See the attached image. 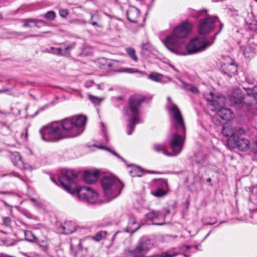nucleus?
I'll return each mask as SVG.
<instances>
[{
  "instance_id": "19",
  "label": "nucleus",
  "mask_w": 257,
  "mask_h": 257,
  "mask_svg": "<svg viewBox=\"0 0 257 257\" xmlns=\"http://www.w3.org/2000/svg\"><path fill=\"white\" fill-rule=\"evenodd\" d=\"M59 230L64 234H69L76 230V225L74 222L67 221L59 227Z\"/></svg>"
},
{
  "instance_id": "39",
  "label": "nucleus",
  "mask_w": 257,
  "mask_h": 257,
  "mask_svg": "<svg viewBox=\"0 0 257 257\" xmlns=\"http://www.w3.org/2000/svg\"><path fill=\"white\" fill-rule=\"evenodd\" d=\"M96 147L98 148L101 149H105V150H107V151L110 152L111 154H112L114 155H115L118 158H119L121 160L124 161V160L118 154H117L115 152L111 150L109 148L105 147H104L103 146H101V145H100V146H96Z\"/></svg>"
},
{
  "instance_id": "10",
  "label": "nucleus",
  "mask_w": 257,
  "mask_h": 257,
  "mask_svg": "<svg viewBox=\"0 0 257 257\" xmlns=\"http://www.w3.org/2000/svg\"><path fill=\"white\" fill-rule=\"evenodd\" d=\"M217 25H219L220 29L219 31L216 33L212 38V40L214 41L216 36L221 32L223 26L217 17H209L201 20L198 32L200 34H206L213 30Z\"/></svg>"
},
{
  "instance_id": "14",
  "label": "nucleus",
  "mask_w": 257,
  "mask_h": 257,
  "mask_svg": "<svg viewBox=\"0 0 257 257\" xmlns=\"http://www.w3.org/2000/svg\"><path fill=\"white\" fill-rule=\"evenodd\" d=\"M244 94L240 88H236L233 90L229 97L230 103L236 109L241 108L244 104Z\"/></svg>"
},
{
  "instance_id": "59",
  "label": "nucleus",
  "mask_w": 257,
  "mask_h": 257,
  "mask_svg": "<svg viewBox=\"0 0 257 257\" xmlns=\"http://www.w3.org/2000/svg\"><path fill=\"white\" fill-rule=\"evenodd\" d=\"M78 246V247H79V248L80 249H81L82 248V246L81 240H79V243Z\"/></svg>"
},
{
  "instance_id": "36",
  "label": "nucleus",
  "mask_w": 257,
  "mask_h": 257,
  "mask_svg": "<svg viewBox=\"0 0 257 257\" xmlns=\"http://www.w3.org/2000/svg\"><path fill=\"white\" fill-rule=\"evenodd\" d=\"M51 50H52V53L53 54H56L57 55L65 56L68 55V53L67 52H62V49L61 48L52 47Z\"/></svg>"
},
{
  "instance_id": "4",
  "label": "nucleus",
  "mask_w": 257,
  "mask_h": 257,
  "mask_svg": "<svg viewBox=\"0 0 257 257\" xmlns=\"http://www.w3.org/2000/svg\"><path fill=\"white\" fill-rule=\"evenodd\" d=\"M87 118L84 115L74 116L64 119L60 122L62 130L67 134V138L80 135L84 131Z\"/></svg>"
},
{
  "instance_id": "27",
  "label": "nucleus",
  "mask_w": 257,
  "mask_h": 257,
  "mask_svg": "<svg viewBox=\"0 0 257 257\" xmlns=\"http://www.w3.org/2000/svg\"><path fill=\"white\" fill-rule=\"evenodd\" d=\"M44 25H45V22L42 21H35L27 19L25 21L23 26L24 27L34 28L35 27H37L38 28H40Z\"/></svg>"
},
{
  "instance_id": "9",
  "label": "nucleus",
  "mask_w": 257,
  "mask_h": 257,
  "mask_svg": "<svg viewBox=\"0 0 257 257\" xmlns=\"http://www.w3.org/2000/svg\"><path fill=\"white\" fill-rule=\"evenodd\" d=\"M213 43L214 40L210 42L206 37H195L188 42V49L190 54H195L205 50Z\"/></svg>"
},
{
  "instance_id": "50",
  "label": "nucleus",
  "mask_w": 257,
  "mask_h": 257,
  "mask_svg": "<svg viewBox=\"0 0 257 257\" xmlns=\"http://www.w3.org/2000/svg\"><path fill=\"white\" fill-rule=\"evenodd\" d=\"M253 97L257 100V87H254L252 91Z\"/></svg>"
},
{
  "instance_id": "62",
  "label": "nucleus",
  "mask_w": 257,
  "mask_h": 257,
  "mask_svg": "<svg viewBox=\"0 0 257 257\" xmlns=\"http://www.w3.org/2000/svg\"><path fill=\"white\" fill-rule=\"evenodd\" d=\"M186 249H189L191 247V246L190 245H186L185 246Z\"/></svg>"
},
{
  "instance_id": "40",
  "label": "nucleus",
  "mask_w": 257,
  "mask_h": 257,
  "mask_svg": "<svg viewBox=\"0 0 257 257\" xmlns=\"http://www.w3.org/2000/svg\"><path fill=\"white\" fill-rule=\"evenodd\" d=\"M167 192L163 189L159 188L157 189L153 194L157 197H160L165 196Z\"/></svg>"
},
{
  "instance_id": "17",
  "label": "nucleus",
  "mask_w": 257,
  "mask_h": 257,
  "mask_svg": "<svg viewBox=\"0 0 257 257\" xmlns=\"http://www.w3.org/2000/svg\"><path fill=\"white\" fill-rule=\"evenodd\" d=\"M241 136L238 134L234 141L228 145L229 148H233L236 147L241 151H245L250 148V142L247 139L241 138Z\"/></svg>"
},
{
  "instance_id": "12",
  "label": "nucleus",
  "mask_w": 257,
  "mask_h": 257,
  "mask_svg": "<svg viewBox=\"0 0 257 257\" xmlns=\"http://www.w3.org/2000/svg\"><path fill=\"white\" fill-rule=\"evenodd\" d=\"M220 63L221 71L229 77H231L237 72V66L230 57L222 56Z\"/></svg>"
},
{
  "instance_id": "41",
  "label": "nucleus",
  "mask_w": 257,
  "mask_h": 257,
  "mask_svg": "<svg viewBox=\"0 0 257 257\" xmlns=\"http://www.w3.org/2000/svg\"><path fill=\"white\" fill-rule=\"evenodd\" d=\"M133 171L136 173V174H135L136 176L141 177L143 174V170L140 167H135L133 169ZM134 176H135V175Z\"/></svg>"
},
{
  "instance_id": "2",
  "label": "nucleus",
  "mask_w": 257,
  "mask_h": 257,
  "mask_svg": "<svg viewBox=\"0 0 257 257\" xmlns=\"http://www.w3.org/2000/svg\"><path fill=\"white\" fill-rule=\"evenodd\" d=\"M203 95L208 101L209 108L212 111L217 110L218 115L222 119L228 120L234 117V114L230 109L222 106L225 102L224 97L214 95L211 92H205Z\"/></svg>"
},
{
  "instance_id": "24",
  "label": "nucleus",
  "mask_w": 257,
  "mask_h": 257,
  "mask_svg": "<svg viewBox=\"0 0 257 257\" xmlns=\"http://www.w3.org/2000/svg\"><path fill=\"white\" fill-rule=\"evenodd\" d=\"M140 226L137 223L136 218L132 216L129 219L128 225L126 228V231L128 233H133L137 231Z\"/></svg>"
},
{
  "instance_id": "53",
  "label": "nucleus",
  "mask_w": 257,
  "mask_h": 257,
  "mask_svg": "<svg viewBox=\"0 0 257 257\" xmlns=\"http://www.w3.org/2000/svg\"><path fill=\"white\" fill-rule=\"evenodd\" d=\"M190 91L195 94L199 92L198 89L193 85L191 87Z\"/></svg>"
},
{
  "instance_id": "44",
  "label": "nucleus",
  "mask_w": 257,
  "mask_h": 257,
  "mask_svg": "<svg viewBox=\"0 0 257 257\" xmlns=\"http://www.w3.org/2000/svg\"><path fill=\"white\" fill-rule=\"evenodd\" d=\"M59 14L61 17L65 18L68 15V12L67 9H60Z\"/></svg>"
},
{
  "instance_id": "58",
  "label": "nucleus",
  "mask_w": 257,
  "mask_h": 257,
  "mask_svg": "<svg viewBox=\"0 0 257 257\" xmlns=\"http://www.w3.org/2000/svg\"><path fill=\"white\" fill-rule=\"evenodd\" d=\"M167 99H168V103H167V105H166V108H167V106H168V105L170 103H171V102H172V101L171 100V97H169H169H168Z\"/></svg>"
},
{
  "instance_id": "31",
  "label": "nucleus",
  "mask_w": 257,
  "mask_h": 257,
  "mask_svg": "<svg viewBox=\"0 0 257 257\" xmlns=\"http://www.w3.org/2000/svg\"><path fill=\"white\" fill-rule=\"evenodd\" d=\"M206 158V155L201 152H198L195 154L194 161L198 164H202L204 163Z\"/></svg>"
},
{
  "instance_id": "26",
  "label": "nucleus",
  "mask_w": 257,
  "mask_h": 257,
  "mask_svg": "<svg viewBox=\"0 0 257 257\" xmlns=\"http://www.w3.org/2000/svg\"><path fill=\"white\" fill-rule=\"evenodd\" d=\"M91 18L89 23L93 26H95L98 28H102L103 27L101 23V18L100 16L97 12H95L93 14H91Z\"/></svg>"
},
{
  "instance_id": "15",
  "label": "nucleus",
  "mask_w": 257,
  "mask_h": 257,
  "mask_svg": "<svg viewBox=\"0 0 257 257\" xmlns=\"http://www.w3.org/2000/svg\"><path fill=\"white\" fill-rule=\"evenodd\" d=\"M192 25L188 22H184L176 27L173 33L170 35H173L177 39L186 37L191 31Z\"/></svg>"
},
{
  "instance_id": "34",
  "label": "nucleus",
  "mask_w": 257,
  "mask_h": 257,
  "mask_svg": "<svg viewBox=\"0 0 257 257\" xmlns=\"http://www.w3.org/2000/svg\"><path fill=\"white\" fill-rule=\"evenodd\" d=\"M120 72H126L128 73H138L141 74V75L144 76L147 75V73L144 71H141L139 70L134 69V68H125L122 70L119 71Z\"/></svg>"
},
{
  "instance_id": "37",
  "label": "nucleus",
  "mask_w": 257,
  "mask_h": 257,
  "mask_svg": "<svg viewBox=\"0 0 257 257\" xmlns=\"http://www.w3.org/2000/svg\"><path fill=\"white\" fill-rule=\"evenodd\" d=\"M44 17L49 21H52L55 19L56 14L54 11H50L44 15Z\"/></svg>"
},
{
  "instance_id": "46",
  "label": "nucleus",
  "mask_w": 257,
  "mask_h": 257,
  "mask_svg": "<svg viewBox=\"0 0 257 257\" xmlns=\"http://www.w3.org/2000/svg\"><path fill=\"white\" fill-rule=\"evenodd\" d=\"M246 81L249 84H253L255 79L252 77L248 75L246 77Z\"/></svg>"
},
{
  "instance_id": "6",
  "label": "nucleus",
  "mask_w": 257,
  "mask_h": 257,
  "mask_svg": "<svg viewBox=\"0 0 257 257\" xmlns=\"http://www.w3.org/2000/svg\"><path fill=\"white\" fill-rule=\"evenodd\" d=\"M101 186L108 201L114 199L120 193L123 185L117 178L112 176H105L101 179Z\"/></svg>"
},
{
  "instance_id": "42",
  "label": "nucleus",
  "mask_w": 257,
  "mask_h": 257,
  "mask_svg": "<svg viewBox=\"0 0 257 257\" xmlns=\"http://www.w3.org/2000/svg\"><path fill=\"white\" fill-rule=\"evenodd\" d=\"M251 149L257 159V140L252 143Z\"/></svg>"
},
{
  "instance_id": "29",
  "label": "nucleus",
  "mask_w": 257,
  "mask_h": 257,
  "mask_svg": "<svg viewBox=\"0 0 257 257\" xmlns=\"http://www.w3.org/2000/svg\"><path fill=\"white\" fill-rule=\"evenodd\" d=\"M108 235V233L106 231H98L96 233L95 235L92 237V238L96 241H99L102 239H106Z\"/></svg>"
},
{
  "instance_id": "32",
  "label": "nucleus",
  "mask_w": 257,
  "mask_h": 257,
  "mask_svg": "<svg viewBox=\"0 0 257 257\" xmlns=\"http://www.w3.org/2000/svg\"><path fill=\"white\" fill-rule=\"evenodd\" d=\"M127 54L135 62H137L138 61V58L136 55L135 50L131 47H128L125 49Z\"/></svg>"
},
{
  "instance_id": "54",
  "label": "nucleus",
  "mask_w": 257,
  "mask_h": 257,
  "mask_svg": "<svg viewBox=\"0 0 257 257\" xmlns=\"http://www.w3.org/2000/svg\"><path fill=\"white\" fill-rule=\"evenodd\" d=\"M76 23L78 24H85L86 22L83 20H76Z\"/></svg>"
},
{
  "instance_id": "60",
  "label": "nucleus",
  "mask_w": 257,
  "mask_h": 257,
  "mask_svg": "<svg viewBox=\"0 0 257 257\" xmlns=\"http://www.w3.org/2000/svg\"><path fill=\"white\" fill-rule=\"evenodd\" d=\"M170 67H171L172 69H173L175 71H176V72H178V70H177V69H176V68H175L173 65H171V64H170Z\"/></svg>"
},
{
  "instance_id": "5",
  "label": "nucleus",
  "mask_w": 257,
  "mask_h": 257,
  "mask_svg": "<svg viewBox=\"0 0 257 257\" xmlns=\"http://www.w3.org/2000/svg\"><path fill=\"white\" fill-rule=\"evenodd\" d=\"M41 139L45 142H57L67 138V134L62 130L60 121H54L45 126L39 130Z\"/></svg>"
},
{
  "instance_id": "55",
  "label": "nucleus",
  "mask_w": 257,
  "mask_h": 257,
  "mask_svg": "<svg viewBox=\"0 0 257 257\" xmlns=\"http://www.w3.org/2000/svg\"><path fill=\"white\" fill-rule=\"evenodd\" d=\"M161 182L162 183V185L164 186H168V182H167V180H166V179H163L161 180Z\"/></svg>"
},
{
  "instance_id": "51",
  "label": "nucleus",
  "mask_w": 257,
  "mask_h": 257,
  "mask_svg": "<svg viewBox=\"0 0 257 257\" xmlns=\"http://www.w3.org/2000/svg\"><path fill=\"white\" fill-rule=\"evenodd\" d=\"M251 199L253 200V201L255 202V204L256 205V208H253L251 210H253V211H257V194H256V195H255V196H252V197L251 198Z\"/></svg>"
},
{
  "instance_id": "35",
  "label": "nucleus",
  "mask_w": 257,
  "mask_h": 257,
  "mask_svg": "<svg viewBox=\"0 0 257 257\" xmlns=\"http://www.w3.org/2000/svg\"><path fill=\"white\" fill-rule=\"evenodd\" d=\"M25 236L26 240L34 242L37 240L36 237L31 231H25Z\"/></svg>"
},
{
  "instance_id": "3",
  "label": "nucleus",
  "mask_w": 257,
  "mask_h": 257,
  "mask_svg": "<svg viewBox=\"0 0 257 257\" xmlns=\"http://www.w3.org/2000/svg\"><path fill=\"white\" fill-rule=\"evenodd\" d=\"M144 100L145 97L140 95H134L129 99V109L126 108L125 110L126 114L130 117V123L127 126L128 135H132L135 125L142 122L141 118L139 117V107Z\"/></svg>"
},
{
  "instance_id": "47",
  "label": "nucleus",
  "mask_w": 257,
  "mask_h": 257,
  "mask_svg": "<svg viewBox=\"0 0 257 257\" xmlns=\"http://www.w3.org/2000/svg\"><path fill=\"white\" fill-rule=\"evenodd\" d=\"M150 44L148 42L143 43L142 45V49L145 50H149L150 49Z\"/></svg>"
},
{
  "instance_id": "52",
  "label": "nucleus",
  "mask_w": 257,
  "mask_h": 257,
  "mask_svg": "<svg viewBox=\"0 0 257 257\" xmlns=\"http://www.w3.org/2000/svg\"><path fill=\"white\" fill-rule=\"evenodd\" d=\"M23 213L28 218H32V215L30 213L28 212L27 210H23Z\"/></svg>"
},
{
  "instance_id": "49",
  "label": "nucleus",
  "mask_w": 257,
  "mask_h": 257,
  "mask_svg": "<svg viewBox=\"0 0 257 257\" xmlns=\"http://www.w3.org/2000/svg\"><path fill=\"white\" fill-rule=\"evenodd\" d=\"M192 86V85L191 84H189L185 83H183V87L185 89H186L187 91H190Z\"/></svg>"
},
{
  "instance_id": "45",
  "label": "nucleus",
  "mask_w": 257,
  "mask_h": 257,
  "mask_svg": "<svg viewBox=\"0 0 257 257\" xmlns=\"http://www.w3.org/2000/svg\"><path fill=\"white\" fill-rule=\"evenodd\" d=\"M74 48V44H70L68 46H67L65 48L64 50H62V52H67L68 53V56H69V51L72 49Z\"/></svg>"
},
{
  "instance_id": "1",
  "label": "nucleus",
  "mask_w": 257,
  "mask_h": 257,
  "mask_svg": "<svg viewBox=\"0 0 257 257\" xmlns=\"http://www.w3.org/2000/svg\"><path fill=\"white\" fill-rule=\"evenodd\" d=\"M58 180L66 191L71 194L76 193L80 200L89 203L99 202L98 193L94 190L85 186L78 187L77 176L73 171L62 170Z\"/></svg>"
},
{
  "instance_id": "8",
  "label": "nucleus",
  "mask_w": 257,
  "mask_h": 257,
  "mask_svg": "<svg viewBox=\"0 0 257 257\" xmlns=\"http://www.w3.org/2000/svg\"><path fill=\"white\" fill-rule=\"evenodd\" d=\"M167 110L176 131L179 133L185 134L186 127L184 120L178 106L173 102H171L167 106Z\"/></svg>"
},
{
  "instance_id": "28",
  "label": "nucleus",
  "mask_w": 257,
  "mask_h": 257,
  "mask_svg": "<svg viewBox=\"0 0 257 257\" xmlns=\"http://www.w3.org/2000/svg\"><path fill=\"white\" fill-rule=\"evenodd\" d=\"M179 253L176 248L173 247L164 252H163L160 255H158L159 257H175Z\"/></svg>"
},
{
  "instance_id": "11",
  "label": "nucleus",
  "mask_w": 257,
  "mask_h": 257,
  "mask_svg": "<svg viewBox=\"0 0 257 257\" xmlns=\"http://www.w3.org/2000/svg\"><path fill=\"white\" fill-rule=\"evenodd\" d=\"M186 138V132L184 133H176L173 134L170 140V144L173 151L172 156L178 155L183 150L184 143Z\"/></svg>"
},
{
  "instance_id": "13",
  "label": "nucleus",
  "mask_w": 257,
  "mask_h": 257,
  "mask_svg": "<svg viewBox=\"0 0 257 257\" xmlns=\"http://www.w3.org/2000/svg\"><path fill=\"white\" fill-rule=\"evenodd\" d=\"M153 243L151 240L145 237L140 239L136 246L135 249L139 257H155V256H145V255L152 247Z\"/></svg>"
},
{
  "instance_id": "43",
  "label": "nucleus",
  "mask_w": 257,
  "mask_h": 257,
  "mask_svg": "<svg viewBox=\"0 0 257 257\" xmlns=\"http://www.w3.org/2000/svg\"><path fill=\"white\" fill-rule=\"evenodd\" d=\"M89 98L94 103H99L103 99V98L100 99L97 97L92 95H89Z\"/></svg>"
},
{
  "instance_id": "33",
  "label": "nucleus",
  "mask_w": 257,
  "mask_h": 257,
  "mask_svg": "<svg viewBox=\"0 0 257 257\" xmlns=\"http://www.w3.org/2000/svg\"><path fill=\"white\" fill-rule=\"evenodd\" d=\"M124 257H139L135 248L131 250L129 248H126L123 251Z\"/></svg>"
},
{
  "instance_id": "56",
  "label": "nucleus",
  "mask_w": 257,
  "mask_h": 257,
  "mask_svg": "<svg viewBox=\"0 0 257 257\" xmlns=\"http://www.w3.org/2000/svg\"><path fill=\"white\" fill-rule=\"evenodd\" d=\"M119 233H120L119 231H116L113 235L112 238H111V241L112 242H113V240H114L115 238V236H116V235L117 234H118Z\"/></svg>"
},
{
  "instance_id": "64",
  "label": "nucleus",
  "mask_w": 257,
  "mask_h": 257,
  "mask_svg": "<svg viewBox=\"0 0 257 257\" xmlns=\"http://www.w3.org/2000/svg\"><path fill=\"white\" fill-rule=\"evenodd\" d=\"M184 255L185 256V257H189V255L186 254H184Z\"/></svg>"
},
{
  "instance_id": "7",
  "label": "nucleus",
  "mask_w": 257,
  "mask_h": 257,
  "mask_svg": "<svg viewBox=\"0 0 257 257\" xmlns=\"http://www.w3.org/2000/svg\"><path fill=\"white\" fill-rule=\"evenodd\" d=\"M166 48L171 52L180 55H190L188 44L182 40L177 39L173 35H168L164 41Z\"/></svg>"
},
{
  "instance_id": "61",
  "label": "nucleus",
  "mask_w": 257,
  "mask_h": 257,
  "mask_svg": "<svg viewBox=\"0 0 257 257\" xmlns=\"http://www.w3.org/2000/svg\"><path fill=\"white\" fill-rule=\"evenodd\" d=\"M103 133H104V136H105V137H106V141H107V137H106V133H105V130H104V128H103Z\"/></svg>"
},
{
  "instance_id": "30",
  "label": "nucleus",
  "mask_w": 257,
  "mask_h": 257,
  "mask_svg": "<svg viewBox=\"0 0 257 257\" xmlns=\"http://www.w3.org/2000/svg\"><path fill=\"white\" fill-rule=\"evenodd\" d=\"M255 53L254 49L251 47L250 45H246L243 50V55L246 58L253 57Z\"/></svg>"
},
{
  "instance_id": "22",
  "label": "nucleus",
  "mask_w": 257,
  "mask_h": 257,
  "mask_svg": "<svg viewBox=\"0 0 257 257\" xmlns=\"http://www.w3.org/2000/svg\"><path fill=\"white\" fill-rule=\"evenodd\" d=\"M10 158L15 166L20 169L25 168L24 161L22 159V156L20 155L19 153L15 152L11 153Z\"/></svg>"
},
{
  "instance_id": "25",
  "label": "nucleus",
  "mask_w": 257,
  "mask_h": 257,
  "mask_svg": "<svg viewBox=\"0 0 257 257\" xmlns=\"http://www.w3.org/2000/svg\"><path fill=\"white\" fill-rule=\"evenodd\" d=\"M153 148L157 153H162L165 156L172 157V154L167 151V146L164 144H155L153 146Z\"/></svg>"
},
{
  "instance_id": "48",
  "label": "nucleus",
  "mask_w": 257,
  "mask_h": 257,
  "mask_svg": "<svg viewBox=\"0 0 257 257\" xmlns=\"http://www.w3.org/2000/svg\"><path fill=\"white\" fill-rule=\"evenodd\" d=\"M204 13H205V10H202V11H198V12H194L193 16L195 17H196V18H198L202 14H204Z\"/></svg>"
},
{
  "instance_id": "21",
  "label": "nucleus",
  "mask_w": 257,
  "mask_h": 257,
  "mask_svg": "<svg viewBox=\"0 0 257 257\" xmlns=\"http://www.w3.org/2000/svg\"><path fill=\"white\" fill-rule=\"evenodd\" d=\"M127 19L132 23H137L139 19L140 11L134 7H130L127 11Z\"/></svg>"
},
{
  "instance_id": "23",
  "label": "nucleus",
  "mask_w": 257,
  "mask_h": 257,
  "mask_svg": "<svg viewBox=\"0 0 257 257\" xmlns=\"http://www.w3.org/2000/svg\"><path fill=\"white\" fill-rule=\"evenodd\" d=\"M146 217L148 220H150L152 221L153 224L161 225L164 224L163 222H160L158 220L160 219L161 216L158 212L152 211L146 214Z\"/></svg>"
},
{
  "instance_id": "38",
  "label": "nucleus",
  "mask_w": 257,
  "mask_h": 257,
  "mask_svg": "<svg viewBox=\"0 0 257 257\" xmlns=\"http://www.w3.org/2000/svg\"><path fill=\"white\" fill-rule=\"evenodd\" d=\"M246 23L250 26V29L252 30H255L257 29V21L255 20L249 21L247 18L245 19Z\"/></svg>"
},
{
  "instance_id": "20",
  "label": "nucleus",
  "mask_w": 257,
  "mask_h": 257,
  "mask_svg": "<svg viewBox=\"0 0 257 257\" xmlns=\"http://www.w3.org/2000/svg\"><path fill=\"white\" fill-rule=\"evenodd\" d=\"M99 175V172L96 171H86L83 175V178L85 182L92 183L97 180Z\"/></svg>"
},
{
  "instance_id": "16",
  "label": "nucleus",
  "mask_w": 257,
  "mask_h": 257,
  "mask_svg": "<svg viewBox=\"0 0 257 257\" xmlns=\"http://www.w3.org/2000/svg\"><path fill=\"white\" fill-rule=\"evenodd\" d=\"M245 132L242 128L233 129L231 126L228 124L224 125L222 128V134L223 135L229 137L227 141L228 145L232 142V141L235 140L234 139L236 138V136L238 134L242 135Z\"/></svg>"
},
{
  "instance_id": "18",
  "label": "nucleus",
  "mask_w": 257,
  "mask_h": 257,
  "mask_svg": "<svg viewBox=\"0 0 257 257\" xmlns=\"http://www.w3.org/2000/svg\"><path fill=\"white\" fill-rule=\"evenodd\" d=\"M148 78L153 81L162 83H165L172 81V79L171 78L157 72H152L150 73L148 76Z\"/></svg>"
},
{
  "instance_id": "57",
  "label": "nucleus",
  "mask_w": 257,
  "mask_h": 257,
  "mask_svg": "<svg viewBox=\"0 0 257 257\" xmlns=\"http://www.w3.org/2000/svg\"><path fill=\"white\" fill-rule=\"evenodd\" d=\"M8 91H9V89L7 88L2 89H0V93H5V92H8Z\"/></svg>"
},
{
  "instance_id": "63",
  "label": "nucleus",
  "mask_w": 257,
  "mask_h": 257,
  "mask_svg": "<svg viewBox=\"0 0 257 257\" xmlns=\"http://www.w3.org/2000/svg\"><path fill=\"white\" fill-rule=\"evenodd\" d=\"M44 107L41 108H40V109H39V110H43V109H44Z\"/></svg>"
}]
</instances>
